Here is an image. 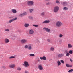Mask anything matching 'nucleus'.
<instances>
[{"instance_id":"1","label":"nucleus","mask_w":73,"mask_h":73,"mask_svg":"<svg viewBox=\"0 0 73 73\" xmlns=\"http://www.w3.org/2000/svg\"><path fill=\"white\" fill-rule=\"evenodd\" d=\"M25 48L26 49H28L29 50H31L32 49V46L31 44L25 45Z\"/></svg>"},{"instance_id":"2","label":"nucleus","mask_w":73,"mask_h":73,"mask_svg":"<svg viewBox=\"0 0 73 73\" xmlns=\"http://www.w3.org/2000/svg\"><path fill=\"white\" fill-rule=\"evenodd\" d=\"M23 66L25 68H28V67H29V63L27 61H25L23 62Z\"/></svg>"},{"instance_id":"3","label":"nucleus","mask_w":73,"mask_h":73,"mask_svg":"<svg viewBox=\"0 0 73 73\" xmlns=\"http://www.w3.org/2000/svg\"><path fill=\"white\" fill-rule=\"evenodd\" d=\"M56 27H60L62 25V22L60 21H58L56 22Z\"/></svg>"},{"instance_id":"4","label":"nucleus","mask_w":73,"mask_h":73,"mask_svg":"<svg viewBox=\"0 0 73 73\" xmlns=\"http://www.w3.org/2000/svg\"><path fill=\"white\" fill-rule=\"evenodd\" d=\"M28 42V41L26 39H23L21 40V42L22 43V44H25V43H27Z\"/></svg>"},{"instance_id":"5","label":"nucleus","mask_w":73,"mask_h":73,"mask_svg":"<svg viewBox=\"0 0 73 73\" xmlns=\"http://www.w3.org/2000/svg\"><path fill=\"white\" fill-rule=\"evenodd\" d=\"M58 10H59V7L58 6H56L54 9V12H57Z\"/></svg>"},{"instance_id":"6","label":"nucleus","mask_w":73,"mask_h":73,"mask_svg":"<svg viewBox=\"0 0 73 73\" xmlns=\"http://www.w3.org/2000/svg\"><path fill=\"white\" fill-rule=\"evenodd\" d=\"M38 68L41 71L43 70L44 68H43V66L41 64H39L38 66Z\"/></svg>"},{"instance_id":"7","label":"nucleus","mask_w":73,"mask_h":73,"mask_svg":"<svg viewBox=\"0 0 73 73\" xmlns=\"http://www.w3.org/2000/svg\"><path fill=\"white\" fill-rule=\"evenodd\" d=\"M17 20V17H16L15 18H14L10 19L9 21V23H11L13 22V21H15V20Z\"/></svg>"},{"instance_id":"8","label":"nucleus","mask_w":73,"mask_h":73,"mask_svg":"<svg viewBox=\"0 0 73 73\" xmlns=\"http://www.w3.org/2000/svg\"><path fill=\"white\" fill-rule=\"evenodd\" d=\"M27 4L29 5H32L34 4V2L32 1H29L28 2Z\"/></svg>"},{"instance_id":"9","label":"nucleus","mask_w":73,"mask_h":73,"mask_svg":"<svg viewBox=\"0 0 73 73\" xmlns=\"http://www.w3.org/2000/svg\"><path fill=\"white\" fill-rule=\"evenodd\" d=\"M43 30L46 31L47 32H50V29L46 27L44 28H43Z\"/></svg>"},{"instance_id":"10","label":"nucleus","mask_w":73,"mask_h":73,"mask_svg":"<svg viewBox=\"0 0 73 73\" xmlns=\"http://www.w3.org/2000/svg\"><path fill=\"white\" fill-rule=\"evenodd\" d=\"M29 33L30 35H33L34 33V31L33 29L30 30L29 31Z\"/></svg>"},{"instance_id":"11","label":"nucleus","mask_w":73,"mask_h":73,"mask_svg":"<svg viewBox=\"0 0 73 73\" xmlns=\"http://www.w3.org/2000/svg\"><path fill=\"white\" fill-rule=\"evenodd\" d=\"M15 66H16V65L14 64H11L9 65V67L10 68H14Z\"/></svg>"},{"instance_id":"12","label":"nucleus","mask_w":73,"mask_h":73,"mask_svg":"<svg viewBox=\"0 0 73 73\" xmlns=\"http://www.w3.org/2000/svg\"><path fill=\"white\" fill-rule=\"evenodd\" d=\"M40 60H46V56H44L43 57H40Z\"/></svg>"},{"instance_id":"13","label":"nucleus","mask_w":73,"mask_h":73,"mask_svg":"<svg viewBox=\"0 0 73 73\" xmlns=\"http://www.w3.org/2000/svg\"><path fill=\"white\" fill-rule=\"evenodd\" d=\"M5 42L6 44L9 42V40L8 38H5Z\"/></svg>"},{"instance_id":"14","label":"nucleus","mask_w":73,"mask_h":73,"mask_svg":"<svg viewBox=\"0 0 73 73\" xmlns=\"http://www.w3.org/2000/svg\"><path fill=\"white\" fill-rule=\"evenodd\" d=\"M50 23V21H49V20H46L44 21L42 23V24H45V23Z\"/></svg>"},{"instance_id":"15","label":"nucleus","mask_w":73,"mask_h":73,"mask_svg":"<svg viewBox=\"0 0 73 73\" xmlns=\"http://www.w3.org/2000/svg\"><path fill=\"white\" fill-rule=\"evenodd\" d=\"M40 15L41 16L43 17V16H45V12H42L40 14Z\"/></svg>"},{"instance_id":"16","label":"nucleus","mask_w":73,"mask_h":73,"mask_svg":"<svg viewBox=\"0 0 73 73\" xmlns=\"http://www.w3.org/2000/svg\"><path fill=\"white\" fill-rule=\"evenodd\" d=\"M73 46L70 43H69L68 45V48H72Z\"/></svg>"},{"instance_id":"17","label":"nucleus","mask_w":73,"mask_h":73,"mask_svg":"<svg viewBox=\"0 0 73 73\" xmlns=\"http://www.w3.org/2000/svg\"><path fill=\"white\" fill-rule=\"evenodd\" d=\"M29 24L28 23H25L24 26L26 28H28V27H29Z\"/></svg>"},{"instance_id":"18","label":"nucleus","mask_w":73,"mask_h":73,"mask_svg":"<svg viewBox=\"0 0 73 73\" xmlns=\"http://www.w3.org/2000/svg\"><path fill=\"white\" fill-rule=\"evenodd\" d=\"M11 11L13 13H16L17 12V11H16V10L15 9H12Z\"/></svg>"},{"instance_id":"19","label":"nucleus","mask_w":73,"mask_h":73,"mask_svg":"<svg viewBox=\"0 0 73 73\" xmlns=\"http://www.w3.org/2000/svg\"><path fill=\"white\" fill-rule=\"evenodd\" d=\"M15 56H10L9 58V60H11V59L14 58H15Z\"/></svg>"},{"instance_id":"20","label":"nucleus","mask_w":73,"mask_h":73,"mask_svg":"<svg viewBox=\"0 0 73 73\" xmlns=\"http://www.w3.org/2000/svg\"><path fill=\"white\" fill-rule=\"evenodd\" d=\"M64 55L63 54H60L58 55V57H63Z\"/></svg>"},{"instance_id":"21","label":"nucleus","mask_w":73,"mask_h":73,"mask_svg":"<svg viewBox=\"0 0 73 73\" xmlns=\"http://www.w3.org/2000/svg\"><path fill=\"white\" fill-rule=\"evenodd\" d=\"M57 63L58 64V66H60L61 65V62L59 60H58L57 62Z\"/></svg>"},{"instance_id":"22","label":"nucleus","mask_w":73,"mask_h":73,"mask_svg":"<svg viewBox=\"0 0 73 73\" xmlns=\"http://www.w3.org/2000/svg\"><path fill=\"white\" fill-rule=\"evenodd\" d=\"M58 36L59 38H62L63 37V35L61 34H60L58 35Z\"/></svg>"},{"instance_id":"23","label":"nucleus","mask_w":73,"mask_h":73,"mask_svg":"<svg viewBox=\"0 0 73 73\" xmlns=\"http://www.w3.org/2000/svg\"><path fill=\"white\" fill-rule=\"evenodd\" d=\"M66 66L68 67H72V65H70L68 64H66Z\"/></svg>"},{"instance_id":"24","label":"nucleus","mask_w":73,"mask_h":73,"mask_svg":"<svg viewBox=\"0 0 73 73\" xmlns=\"http://www.w3.org/2000/svg\"><path fill=\"white\" fill-rule=\"evenodd\" d=\"M28 18L30 20H33V17H32V16H29L28 17Z\"/></svg>"},{"instance_id":"25","label":"nucleus","mask_w":73,"mask_h":73,"mask_svg":"<svg viewBox=\"0 0 73 73\" xmlns=\"http://www.w3.org/2000/svg\"><path fill=\"white\" fill-rule=\"evenodd\" d=\"M67 4L66 2H64L63 3V5H64V6H65V5H67Z\"/></svg>"},{"instance_id":"26","label":"nucleus","mask_w":73,"mask_h":73,"mask_svg":"<svg viewBox=\"0 0 73 73\" xmlns=\"http://www.w3.org/2000/svg\"><path fill=\"white\" fill-rule=\"evenodd\" d=\"M33 9H30L29 10V11L30 12V13H32L33 11Z\"/></svg>"},{"instance_id":"27","label":"nucleus","mask_w":73,"mask_h":73,"mask_svg":"<svg viewBox=\"0 0 73 73\" xmlns=\"http://www.w3.org/2000/svg\"><path fill=\"white\" fill-rule=\"evenodd\" d=\"M50 50L51 51H54V48L53 47H51L50 48Z\"/></svg>"},{"instance_id":"28","label":"nucleus","mask_w":73,"mask_h":73,"mask_svg":"<svg viewBox=\"0 0 73 73\" xmlns=\"http://www.w3.org/2000/svg\"><path fill=\"white\" fill-rule=\"evenodd\" d=\"M30 56L31 57H34L35 56V54H29Z\"/></svg>"},{"instance_id":"29","label":"nucleus","mask_w":73,"mask_h":73,"mask_svg":"<svg viewBox=\"0 0 73 73\" xmlns=\"http://www.w3.org/2000/svg\"><path fill=\"white\" fill-rule=\"evenodd\" d=\"M17 70H19V71H20L21 70V68L20 67H18L17 68Z\"/></svg>"},{"instance_id":"30","label":"nucleus","mask_w":73,"mask_h":73,"mask_svg":"<svg viewBox=\"0 0 73 73\" xmlns=\"http://www.w3.org/2000/svg\"><path fill=\"white\" fill-rule=\"evenodd\" d=\"M69 53L70 54H72L73 53L72 50H70L68 51Z\"/></svg>"},{"instance_id":"31","label":"nucleus","mask_w":73,"mask_h":73,"mask_svg":"<svg viewBox=\"0 0 73 73\" xmlns=\"http://www.w3.org/2000/svg\"><path fill=\"white\" fill-rule=\"evenodd\" d=\"M27 13L26 12H25L23 13V16H25V15H27Z\"/></svg>"},{"instance_id":"32","label":"nucleus","mask_w":73,"mask_h":73,"mask_svg":"<svg viewBox=\"0 0 73 73\" xmlns=\"http://www.w3.org/2000/svg\"><path fill=\"white\" fill-rule=\"evenodd\" d=\"M68 8L67 7H64L63 8V10H64V11L65 10H68Z\"/></svg>"},{"instance_id":"33","label":"nucleus","mask_w":73,"mask_h":73,"mask_svg":"<svg viewBox=\"0 0 73 73\" xmlns=\"http://www.w3.org/2000/svg\"><path fill=\"white\" fill-rule=\"evenodd\" d=\"M33 27H38V25H33Z\"/></svg>"},{"instance_id":"34","label":"nucleus","mask_w":73,"mask_h":73,"mask_svg":"<svg viewBox=\"0 0 73 73\" xmlns=\"http://www.w3.org/2000/svg\"><path fill=\"white\" fill-rule=\"evenodd\" d=\"M73 69H71V70H70L68 71V72L69 73H70V72H73Z\"/></svg>"},{"instance_id":"35","label":"nucleus","mask_w":73,"mask_h":73,"mask_svg":"<svg viewBox=\"0 0 73 73\" xmlns=\"http://www.w3.org/2000/svg\"><path fill=\"white\" fill-rule=\"evenodd\" d=\"M56 2L57 4H60V2L57 0H56Z\"/></svg>"},{"instance_id":"36","label":"nucleus","mask_w":73,"mask_h":73,"mask_svg":"<svg viewBox=\"0 0 73 73\" xmlns=\"http://www.w3.org/2000/svg\"><path fill=\"white\" fill-rule=\"evenodd\" d=\"M20 17H22V16H23L24 15H23V14H20L19 15Z\"/></svg>"},{"instance_id":"37","label":"nucleus","mask_w":73,"mask_h":73,"mask_svg":"<svg viewBox=\"0 0 73 73\" xmlns=\"http://www.w3.org/2000/svg\"><path fill=\"white\" fill-rule=\"evenodd\" d=\"M64 53L66 54V53H68V50H65V51H64Z\"/></svg>"},{"instance_id":"38","label":"nucleus","mask_w":73,"mask_h":73,"mask_svg":"<svg viewBox=\"0 0 73 73\" xmlns=\"http://www.w3.org/2000/svg\"><path fill=\"white\" fill-rule=\"evenodd\" d=\"M69 55H70V54L69 52H68V53H66V56H69Z\"/></svg>"},{"instance_id":"39","label":"nucleus","mask_w":73,"mask_h":73,"mask_svg":"<svg viewBox=\"0 0 73 73\" xmlns=\"http://www.w3.org/2000/svg\"><path fill=\"white\" fill-rule=\"evenodd\" d=\"M60 61L61 62V63H62V64H64V61L62 60H61Z\"/></svg>"},{"instance_id":"40","label":"nucleus","mask_w":73,"mask_h":73,"mask_svg":"<svg viewBox=\"0 0 73 73\" xmlns=\"http://www.w3.org/2000/svg\"><path fill=\"white\" fill-rule=\"evenodd\" d=\"M5 31H7V32H8L9 31V29H6L5 30Z\"/></svg>"},{"instance_id":"41","label":"nucleus","mask_w":73,"mask_h":73,"mask_svg":"<svg viewBox=\"0 0 73 73\" xmlns=\"http://www.w3.org/2000/svg\"><path fill=\"white\" fill-rule=\"evenodd\" d=\"M25 73H29V72L27 71H25Z\"/></svg>"},{"instance_id":"42","label":"nucleus","mask_w":73,"mask_h":73,"mask_svg":"<svg viewBox=\"0 0 73 73\" xmlns=\"http://www.w3.org/2000/svg\"><path fill=\"white\" fill-rule=\"evenodd\" d=\"M50 4V3H49V2H48L46 3V5H49Z\"/></svg>"},{"instance_id":"43","label":"nucleus","mask_w":73,"mask_h":73,"mask_svg":"<svg viewBox=\"0 0 73 73\" xmlns=\"http://www.w3.org/2000/svg\"><path fill=\"white\" fill-rule=\"evenodd\" d=\"M47 41L48 42H50V40L49 39H48L47 40Z\"/></svg>"},{"instance_id":"44","label":"nucleus","mask_w":73,"mask_h":73,"mask_svg":"<svg viewBox=\"0 0 73 73\" xmlns=\"http://www.w3.org/2000/svg\"><path fill=\"white\" fill-rule=\"evenodd\" d=\"M70 60L71 61V62H73V60H72L71 59H70Z\"/></svg>"},{"instance_id":"45","label":"nucleus","mask_w":73,"mask_h":73,"mask_svg":"<svg viewBox=\"0 0 73 73\" xmlns=\"http://www.w3.org/2000/svg\"><path fill=\"white\" fill-rule=\"evenodd\" d=\"M10 19H12V18H13V16L11 17H10Z\"/></svg>"},{"instance_id":"46","label":"nucleus","mask_w":73,"mask_h":73,"mask_svg":"<svg viewBox=\"0 0 73 73\" xmlns=\"http://www.w3.org/2000/svg\"><path fill=\"white\" fill-rule=\"evenodd\" d=\"M37 61L38 62H40V59H39Z\"/></svg>"},{"instance_id":"47","label":"nucleus","mask_w":73,"mask_h":73,"mask_svg":"<svg viewBox=\"0 0 73 73\" xmlns=\"http://www.w3.org/2000/svg\"><path fill=\"white\" fill-rule=\"evenodd\" d=\"M59 42H61V40L60 39L59 40Z\"/></svg>"},{"instance_id":"48","label":"nucleus","mask_w":73,"mask_h":73,"mask_svg":"<svg viewBox=\"0 0 73 73\" xmlns=\"http://www.w3.org/2000/svg\"><path fill=\"white\" fill-rule=\"evenodd\" d=\"M46 1H48L49 0H45Z\"/></svg>"}]
</instances>
